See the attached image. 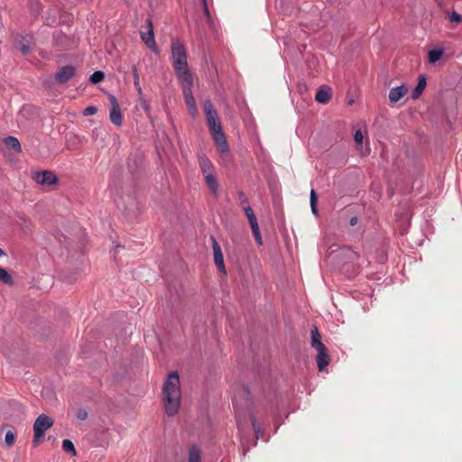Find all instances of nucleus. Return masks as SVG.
<instances>
[{
  "label": "nucleus",
  "mask_w": 462,
  "mask_h": 462,
  "mask_svg": "<svg viewBox=\"0 0 462 462\" xmlns=\"http://www.w3.org/2000/svg\"><path fill=\"white\" fill-rule=\"evenodd\" d=\"M180 377L177 372H171L163 384L162 395L165 406V411L168 416H174L180 404Z\"/></svg>",
  "instance_id": "f257e3e1"
},
{
  "label": "nucleus",
  "mask_w": 462,
  "mask_h": 462,
  "mask_svg": "<svg viewBox=\"0 0 462 462\" xmlns=\"http://www.w3.org/2000/svg\"><path fill=\"white\" fill-rule=\"evenodd\" d=\"M171 61L179 81L193 79L188 66L186 49L179 40H175L171 43Z\"/></svg>",
  "instance_id": "f03ea898"
},
{
  "label": "nucleus",
  "mask_w": 462,
  "mask_h": 462,
  "mask_svg": "<svg viewBox=\"0 0 462 462\" xmlns=\"http://www.w3.org/2000/svg\"><path fill=\"white\" fill-rule=\"evenodd\" d=\"M208 126L212 134L213 140L221 152H226L229 150L226 135L223 132L221 123L218 119L217 112L206 116Z\"/></svg>",
  "instance_id": "7ed1b4c3"
},
{
  "label": "nucleus",
  "mask_w": 462,
  "mask_h": 462,
  "mask_svg": "<svg viewBox=\"0 0 462 462\" xmlns=\"http://www.w3.org/2000/svg\"><path fill=\"white\" fill-rule=\"evenodd\" d=\"M182 88V94L185 100V103L188 106L189 114L195 117L198 113V108L196 106V100L192 94V87L194 83L193 79H184L180 81Z\"/></svg>",
  "instance_id": "20e7f679"
},
{
  "label": "nucleus",
  "mask_w": 462,
  "mask_h": 462,
  "mask_svg": "<svg viewBox=\"0 0 462 462\" xmlns=\"http://www.w3.org/2000/svg\"><path fill=\"white\" fill-rule=\"evenodd\" d=\"M53 425V420L46 414H41L33 424V444L38 445L45 431Z\"/></svg>",
  "instance_id": "39448f33"
},
{
  "label": "nucleus",
  "mask_w": 462,
  "mask_h": 462,
  "mask_svg": "<svg viewBox=\"0 0 462 462\" xmlns=\"http://www.w3.org/2000/svg\"><path fill=\"white\" fill-rule=\"evenodd\" d=\"M109 100L111 104L109 118L115 125L121 126L123 123V117L117 99L116 98L115 96L110 95Z\"/></svg>",
  "instance_id": "423d86ee"
},
{
  "label": "nucleus",
  "mask_w": 462,
  "mask_h": 462,
  "mask_svg": "<svg viewBox=\"0 0 462 462\" xmlns=\"http://www.w3.org/2000/svg\"><path fill=\"white\" fill-rule=\"evenodd\" d=\"M210 240L212 242L213 254H214V263L218 269L219 272L226 273V267L224 263V256L222 254V250L215 237L211 236Z\"/></svg>",
  "instance_id": "0eeeda50"
},
{
  "label": "nucleus",
  "mask_w": 462,
  "mask_h": 462,
  "mask_svg": "<svg viewBox=\"0 0 462 462\" xmlns=\"http://www.w3.org/2000/svg\"><path fill=\"white\" fill-rule=\"evenodd\" d=\"M33 180L41 185H54L58 182L57 176L50 171L36 172Z\"/></svg>",
  "instance_id": "6e6552de"
},
{
  "label": "nucleus",
  "mask_w": 462,
  "mask_h": 462,
  "mask_svg": "<svg viewBox=\"0 0 462 462\" xmlns=\"http://www.w3.org/2000/svg\"><path fill=\"white\" fill-rule=\"evenodd\" d=\"M146 23L147 32H141V38L148 48L156 51V42L154 39L152 22L151 19H147Z\"/></svg>",
  "instance_id": "1a4fd4ad"
},
{
  "label": "nucleus",
  "mask_w": 462,
  "mask_h": 462,
  "mask_svg": "<svg viewBox=\"0 0 462 462\" xmlns=\"http://www.w3.org/2000/svg\"><path fill=\"white\" fill-rule=\"evenodd\" d=\"M245 398V404H247L250 400V393L248 388L245 386H242L236 393L233 399V404L237 416H239V406L242 405L240 403L241 399Z\"/></svg>",
  "instance_id": "9d476101"
},
{
  "label": "nucleus",
  "mask_w": 462,
  "mask_h": 462,
  "mask_svg": "<svg viewBox=\"0 0 462 462\" xmlns=\"http://www.w3.org/2000/svg\"><path fill=\"white\" fill-rule=\"evenodd\" d=\"M75 74V69L72 66H64L56 73V81L59 83H66Z\"/></svg>",
  "instance_id": "9b49d317"
},
{
  "label": "nucleus",
  "mask_w": 462,
  "mask_h": 462,
  "mask_svg": "<svg viewBox=\"0 0 462 462\" xmlns=\"http://www.w3.org/2000/svg\"><path fill=\"white\" fill-rule=\"evenodd\" d=\"M316 350L318 351L317 364L319 370L323 371L330 362V356L328 354V348L326 347V346H323L322 349L316 348Z\"/></svg>",
  "instance_id": "f8f14e48"
},
{
  "label": "nucleus",
  "mask_w": 462,
  "mask_h": 462,
  "mask_svg": "<svg viewBox=\"0 0 462 462\" xmlns=\"http://www.w3.org/2000/svg\"><path fill=\"white\" fill-rule=\"evenodd\" d=\"M408 92L407 88L404 85L393 88L389 92V100L392 104L397 103L402 97H403Z\"/></svg>",
  "instance_id": "ddd939ff"
},
{
  "label": "nucleus",
  "mask_w": 462,
  "mask_h": 462,
  "mask_svg": "<svg viewBox=\"0 0 462 462\" xmlns=\"http://www.w3.org/2000/svg\"><path fill=\"white\" fill-rule=\"evenodd\" d=\"M331 99V90L327 86L319 88L315 96V100L320 104H327Z\"/></svg>",
  "instance_id": "4468645a"
},
{
  "label": "nucleus",
  "mask_w": 462,
  "mask_h": 462,
  "mask_svg": "<svg viewBox=\"0 0 462 462\" xmlns=\"http://www.w3.org/2000/svg\"><path fill=\"white\" fill-rule=\"evenodd\" d=\"M199 164L204 176L215 173V168L212 162L206 156H200Z\"/></svg>",
  "instance_id": "2eb2a0df"
},
{
  "label": "nucleus",
  "mask_w": 462,
  "mask_h": 462,
  "mask_svg": "<svg viewBox=\"0 0 462 462\" xmlns=\"http://www.w3.org/2000/svg\"><path fill=\"white\" fill-rule=\"evenodd\" d=\"M188 462H201V449L198 446L189 447Z\"/></svg>",
  "instance_id": "dca6fc26"
},
{
  "label": "nucleus",
  "mask_w": 462,
  "mask_h": 462,
  "mask_svg": "<svg viewBox=\"0 0 462 462\" xmlns=\"http://www.w3.org/2000/svg\"><path fill=\"white\" fill-rule=\"evenodd\" d=\"M323 346H325V345L321 342V335L319 332L318 328L314 327L311 329V346L315 349L316 348L322 349Z\"/></svg>",
  "instance_id": "f3484780"
},
{
  "label": "nucleus",
  "mask_w": 462,
  "mask_h": 462,
  "mask_svg": "<svg viewBox=\"0 0 462 462\" xmlns=\"http://www.w3.org/2000/svg\"><path fill=\"white\" fill-rule=\"evenodd\" d=\"M426 85H427V83H426L425 77L423 75H420L419 77V82H418L415 89L411 93V98L417 99L421 95V93L424 91Z\"/></svg>",
  "instance_id": "a211bd4d"
},
{
  "label": "nucleus",
  "mask_w": 462,
  "mask_h": 462,
  "mask_svg": "<svg viewBox=\"0 0 462 462\" xmlns=\"http://www.w3.org/2000/svg\"><path fill=\"white\" fill-rule=\"evenodd\" d=\"M204 177H205V180H206L207 186L208 187L209 190L213 194H216L218 190V182L217 180L215 173L206 175Z\"/></svg>",
  "instance_id": "6ab92c4d"
},
{
  "label": "nucleus",
  "mask_w": 462,
  "mask_h": 462,
  "mask_svg": "<svg viewBox=\"0 0 462 462\" xmlns=\"http://www.w3.org/2000/svg\"><path fill=\"white\" fill-rule=\"evenodd\" d=\"M5 143L11 147L12 149H14V151L16 152H20L21 151V144L18 141L17 138L14 137V136H8L5 139Z\"/></svg>",
  "instance_id": "aec40b11"
},
{
  "label": "nucleus",
  "mask_w": 462,
  "mask_h": 462,
  "mask_svg": "<svg viewBox=\"0 0 462 462\" xmlns=\"http://www.w3.org/2000/svg\"><path fill=\"white\" fill-rule=\"evenodd\" d=\"M0 282H4L7 285H12L14 283L12 276L7 273V271L0 266Z\"/></svg>",
  "instance_id": "412c9836"
},
{
  "label": "nucleus",
  "mask_w": 462,
  "mask_h": 462,
  "mask_svg": "<svg viewBox=\"0 0 462 462\" xmlns=\"http://www.w3.org/2000/svg\"><path fill=\"white\" fill-rule=\"evenodd\" d=\"M443 55V51L441 50H431L428 53L429 61L430 63L437 62Z\"/></svg>",
  "instance_id": "4be33fe9"
},
{
  "label": "nucleus",
  "mask_w": 462,
  "mask_h": 462,
  "mask_svg": "<svg viewBox=\"0 0 462 462\" xmlns=\"http://www.w3.org/2000/svg\"><path fill=\"white\" fill-rule=\"evenodd\" d=\"M62 449L67 453H71L73 456L77 454L74 444L69 439H63Z\"/></svg>",
  "instance_id": "5701e85b"
},
{
  "label": "nucleus",
  "mask_w": 462,
  "mask_h": 462,
  "mask_svg": "<svg viewBox=\"0 0 462 462\" xmlns=\"http://www.w3.org/2000/svg\"><path fill=\"white\" fill-rule=\"evenodd\" d=\"M105 79V73L103 71H95L91 76H90V81L93 83V84H97L101 81H103Z\"/></svg>",
  "instance_id": "b1692460"
},
{
  "label": "nucleus",
  "mask_w": 462,
  "mask_h": 462,
  "mask_svg": "<svg viewBox=\"0 0 462 462\" xmlns=\"http://www.w3.org/2000/svg\"><path fill=\"white\" fill-rule=\"evenodd\" d=\"M15 439L16 436L12 430L7 431L5 438V442L6 446L12 447L14 444Z\"/></svg>",
  "instance_id": "393cba45"
},
{
  "label": "nucleus",
  "mask_w": 462,
  "mask_h": 462,
  "mask_svg": "<svg viewBox=\"0 0 462 462\" xmlns=\"http://www.w3.org/2000/svg\"><path fill=\"white\" fill-rule=\"evenodd\" d=\"M317 201H318V196L314 189H311L310 191V207L311 210L314 214H317Z\"/></svg>",
  "instance_id": "a878e982"
},
{
  "label": "nucleus",
  "mask_w": 462,
  "mask_h": 462,
  "mask_svg": "<svg viewBox=\"0 0 462 462\" xmlns=\"http://www.w3.org/2000/svg\"><path fill=\"white\" fill-rule=\"evenodd\" d=\"M204 112H205L206 116L214 114L217 112L216 109L214 108V106L212 105V103L209 100H206L204 102Z\"/></svg>",
  "instance_id": "bb28decb"
},
{
  "label": "nucleus",
  "mask_w": 462,
  "mask_h": 462,
  "mask_svg": "<svg viewBox=\"0 0 462 462\" xmlns=\"http://www.w3.org/2000/svg\"><path fill=\"white\" fill-rule=\"evenodd\" d=\"M354 140L357 145L362 146L364 141V134L361 130L356 131Z\"/></svg>",
  "instance_id": "cd10ccee"
},
{
  "label": "nucleus",
  "mask_w": 462,
  "mask_h": 462,
  "mask_svg": "<svg viewBox=\"0 0 462 462\" xmlns=\"http://www.w3.org/2000/svg\"><path fill=\"white\" fill-rule=\"evenodd\" d=\"M201 1H202V5H203L204 14L207 17L208 23H210L211 16H210V13H209V10H208V7L207 5V0H201Z\"/></svg>",
  "instance_id": "c85d7f7f"
},
{
  "label": "nucleus",
  "mask_w": 462,
  "mask_h": 462,
  "mask_svg": "<svg viewBox=\"0 0 462 462\" xmlns=\"http://www.w3.org/2000/svg\"><path fill=\"white\" fill-rule=\"evenodd\" d=\"M97 108L94 106H89L88 107H86L83 111V115L84 116H92V115H95L97 114Z\"/></svg>",
  "instance_id": "c756f323"
},
{
  "label": "nucleus",
  "mask_w": 462,
  "mask_h": 462,
  "mask_svg": "<svg viewBox=\"0 0 462 462\" xmlns=\"http://www.w3.org/2000/svg\"><path fill=\"white\" fill-rule=\"evenodd\" d=\"M449 20H450L451 23H460L462 21V16L459 14H457V12L454 11V12L451 13V14L449 16Z\"/></svg>",
  "instance_id": "7c9ffc66"
},
{
  "label": "nucleus",
  "mask_w": 462,
  "mask_h": 462,
  "mask_svg": "<svg viewBox=\"0 0 462 462\" xmlns=\"http://www.w3.org/2000/svg\"><path fill=\"white\" fill-rule=\"evenodd\" d=\"M76 417L80 420H85L88 418V411L85 409H79Z\"/></svg>",
  "instance_id": "2f4dec72"
},
{
  "label": "nucleus",
  "mask_w": 462,
  "mask_h": 462,
  "mask_svg": "<svg viewBox=\"0 0 462 462\" xmlns=\"http://www.w3.org/2000/svg\"><path fill=\"white\" fill-rule=\"evenodd\" d=\"M253 231V234H254V236L255 238V241L258 245H262L263 244V240H262V236H261V234H260V230H259V227L256 228V229H252Z\"/></svg>",
  "instance_id": "473e14b6"
},
{
  "label": "nucleus",
  "mask_w": 462,
  "mask_h": 462,
  "mask_svg": "<svg viewBox=\"0 0 462 462\" xmlns=\"http://www.w3.org/2000/svg\"><path fill=\"white\" fill-rule=\"evenodd\" d=\"M247 219H248V222H249L252 229H256L259 227L255 215H254L253 217H250Z\"/></svg>",
  "instance_id": "72a5a7b5"
},
{
  "label": "nucleus",
  "mask_w": 462,
  "mask_h": 462,
  "mask_svg": "<svg viewBox=\"0 0 462 462\" xmlns=\"http://www.w3.org/2000/svg\"><path fill=\"white\" fill-rule=\"evenodd\" d=\"M251 420H252V426H253L254 430L255 432L256 438H259L260 429H259V427L257 425L256 419L254 418V416H251Z\"/></svg>",
  "instance_id": "f704fd0d"
},
{
  "label": "nucleus",
  "mask_w": 462,
  "mask_h": 462,
  "mask_svg": "<svg viewBox=\"0 0 462 462\" xmlns=\"http://www.w3.org/2000/svg\"><path fill=\"white\" fill-rule=\"evenodd\" d=\"M245 214L247 218H249L250 217H253L254 215V210L250 206L245 208Z\"/></svg>",
  "instance_id": "c9c22d12"
},
{
  "label": "nucleus",
  "mask_w": 462,
  "mask_h": 462,
  "mask_svg": "<svg viewBox=\"0 0 462 462\" xmlns=\"http://www.w3.org/2000/svg\"><path fill=\"white\" fill-rule=\"evenodd\" d=\"M134 86L140 90L141 89V87H140V84H139V77H138V74L135 72L134 73Z\"/></svg>",
  "instance_id": "e433bc0d"
},
{
  "label": "nucleus",
  "mask_w": 462,
  "mask_h": 462,
  "mask_svg": "<svg viewBox=\"0 0 462 462\" xmlns=\"http://www.w3.org/2000/svg\"><path fill=\"white\" fill-rule=\"evenodd\" d=\"M357 222H358L357 217H351L349 224H350V226H354L357 224Z\"/></svg>",
  "instance_id": "4c0bfd02"
},
{
  "label": "nucleus",
  "mask_w": 462,
  "mask_h": 462,
  "mask_svg": "<svg viewBox=\"0 0 462 462\" xmlns=\"http://www.w3.org/2000/svg\"><path fill=\"white\" fill-rule=\"evenodd\" d=\"M239 199L241 200V202H242V203H245V202H246V201H247L246 197H245V194H244V193H242V192L239 194Z\"/></svg>",
  "instance_id": "58836bf2"
},
{
  "label": "nucleus",
  "mask_w": 462,
  "mask_h": 462,
  "mask_svg": "<svg viewBox=\"0 0 462 462\" xmlns=\"http://www.w3.org/2000/svg\"><path fill=\"white\" fill-rule=\"evenodd\" d=\"M22 51H23V54H27L29 52V47L26 46V45H23L22 47Z\"/></svg>",
  "instance_id": "ea45409f"
},
{
  "label": "nucleus",
  "mask_w": 462,
  "mask_h": 462,
  "mask_svg": "<svg viewBox=\"0 0 462 462\" xmlns=\"http://www.w3.org/2000/svg\"><path fill=\"white\" fill-rule=\"evenodd\" d=\"M5 252L0 248V256L5 255Z\"/></svg>",
  "instance_id": "a19ab883"
},
{
  "label": "nucleus",
  "mask_w": 462,
  "mask_h": 462,
  "mask_svg": "<svg viewBox=\"0 0 462 462\" xmlns=\"http://www.w3.org/2000/svg\"><path fill=\"white\" fill-rule=\"evenodd\" d=\"M240 423H241V422H240V419L238 418V419H237V424H239V425H240Z\"/></svg>",
  "instance_id": "79ce46f5"
}]
</instances>
